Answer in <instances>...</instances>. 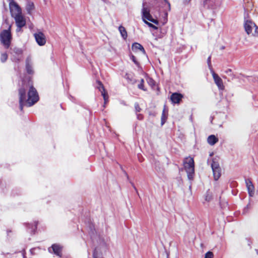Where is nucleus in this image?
<instances>
[{"mask_svg":"<svg viewBox=\"0 0 258 258\" xmlns=\"http://www.w3.org/2000/svg\"><path fill=\"white\" fill-rule=\"evenodd\" d=\"M26 88L24 85L23 87L19 89V103L21 110L23 106L30 107L34 105L39 100V96L36 89L32 86H30L27 94H26Z\"/></svg>","mask_w":258,"mask_h":258,"instance_id":"nucleus-1","label":"nucleus"},{"mask_svg":"<svg viewBox=\"0 0 258 258\" xmlns=\"http://www.w3.org/2000/svg\"><path fill=\"white\" fill-rule=\"evenodd\" d=\"M152 13L155 17V18H154L150 14V9L144 6L142 10V20L144 21V22L146 23L149 27H151L155 30H157L158 27L157 26L149 22L148 21L151 22L156 25H158L159 22L157 19L159 16L160 15L158 12H154L152 11Z\"/></svg>","mask_w":258,"mask_h":258,"instance_id":"nucleus-2","label":"nucleus"},{"mask_svg":"<svg viewBox=\"0 0 258 258\" xmlns=\"http://www.w3.org/2000/svg\"><path fill=\"white\" fill-rule=\"evenodd\" d=\"M8 25L7 29L3 30L0 34V38L2 43L5 46L6 48H8L10 46L11 39V25L8 24L7 20H6L5 23L3 24Z\"/></svg>","mask_w":258,"mask_h":258,"instance_id":"nucleus-3","label":"nucleus"},{"mask_svg":"<svg viewBox=\"0 0 258 258\" xmlns=\"http://www.w3.org/2000/svg\"><path fill=\"white\" fill-rule=\"evenodd\" d=\"M184 167L187 173L188 178L189 180L192 179L195 173L194 159L190 157L185 158L184 161Z\"/></svg>","mask_w":258,"mask_h":258,"instance_id":"nucleus-4","label":"nucleus"},{"mask_svg":"<svg viewBox=\"0 0 258 258\" xmlns=\"http://www.w3.org/2000/svg\"><path fill=\"white\" fill-rule=\"evenodd\" d=\"M96 242L98 244V246L96 247L93 252V258H99V254L98 250L100 248H102L105 250L107 248V239L104 237L98 236L96 238Z\"/></svg>","mask_w":258,"mask_h":258,"instance_id":"nucleus-5","label":"nucleus"},{"mask_svg":"<svg viewBox=\"0 0 258 258\" xmlns=\"http://www.w3.org/2000/svg\"><path fill=\"white\" fill-rule=\"evenodd\" d=\"M244 28L247 34H251L254 36H258V27L251 21H245Z\"/></svg>","mask_w":258,"mask_h":258,"instance_id":"nucleus-6","label":"nucleus"},{"mask_svg":"<svg viewBox=\"0 0 258 258\" xmlns=\"http://www.w3.org/2000/svg\"><path fill=\"white\" fill-rule=\"evenodd\" d=\"M9 2L10 12L13 17L22 14L20 8L13 0H9Z\"/></svg>","mask_w":258,"mask_h":258,"instance_id":"nucleus-7","label":"nucleus"},{"mask_svg":"<svg viewBox=\"0 0 258 258\" xmlns=\"http://www.w3.org/2000/svg\"><path fill=\"white\" fill-rule=\"evenodd\" d=\"M34 37L39 46H44L46 42L45 35L41 31H38L34 34Z\"/></svg>","mask_w":258,"mask_h":258,"instance_id":"nucleus-8","label":"nucleus"},{"mask_svg":"<svg viewBox=\"0 0 258 258\" xmlns=\"http://www.w3.org/2000/svg\"><path fill=\"white\" fill-rule=\"evenodd\" d=\"M211 167L214 179L217 180L221 176V169L219 164L217 162L213 161Z\"/></svg>","mask_w":258,"mask_h":258,"instance_id":"nucleus-9","label":"nucleus"},{"mask_svg":"<svg viewBox=\"0 0 258 258\" xmlns=\"http://www.w3.org/2000/svg\"><path fill=\"white\" fill-rule=\"evenodd\" d=\"M211 73L213 76L215 83L216 84L219 89L223 90L224 88V86L223 85L222 80L221 79V78L219 77V76L217 74H216L214 72L213 70H211Z\"/></svg>","mask_w":258,"mask_h":258,"instance_id":"nucleus-10","label":"nucleus"},{"mask_svg":"<svg viewBox=\"0 0 258 258\" xmlns=\"http://www.w3.org/2000/svg\"><path fill=\"white\" fill-rule=\"evenodd\" d=\"M15 19L17 27H23L26 25V20L22 14L13 17Z\"/></svg>","mask_w":258,"mask_h":258,"instance_id":"nucleus-11","label":"nucleus"},{"mask_svg":"<svg viewBox=\"0 0 258 258\" xmlns=\"http://www.w3.org/2000/svg\"><path fill=\"white\" fill-rule=\"evenodd\" d=\"M97 88L99 89V90L101 92L102 95L103 97V99L104 100V103H106V102L108 101V95L107 93L105 92V89L104 88V86L103 84L100 82L98 81L97 82Z\"/></svg>","mask_w":258,"mask_h":258,"instance_id":"nucleus-12","label":"nucleus"},{"mask_svg":"<svg viewBox=\"0 0 258 258\" xmlns=\"http://www.w3.org/2000/svg\"><path fill=\"white\" fill-rule=\"evenodd\" d=\"M132 50L135 51L137 52L138 50H140L143 54H145V50L143 47V46L140 44V43L135 42L132 45Z\"/></svg>","mask_w":258,"mask_h":258,"instance_id":"nucleus-13","label":"nucleus"},{"mask_svg":"<svg viewBox=\"0 0 258 258\" xmlns=\"http://www.w3.org/2000/svg\"><path fill=\"white\" fill-rule=\"evenodd\" d=\"M182 98L181 94L179 93H173L171 96V100L173 103H178Z\"/></svg>","mask_w":258,"mask_h":258,"instance_id":"nucleus-14","label":"nucleus"},{"mask_svg":"<svg viewBox=\"0 0 258 258\" xmlns=\"http://www.w3.org/2000/svg\"><path fill=\"white\" fill-rule=\"evenodd\" d=\"M51 249H52L54 253L59 256H61V247L59 245L56 244H53L51 246Z\"/></svg>","mask_w":258,"mask_h":258,"instance_id":"nucleus-15","label":"nucleus"},{"mask_svg":"<svg viewBox=\"0 0 258 258\" xmlns=\"http://www.w3.org/2000/svg\"><path fill=\"white\" fill-rule=\"evenodd\" d=\"M246 184L249 194L252 196L254 191V186L253 185L251 181L250 180H246Z\"/></svg>","mask_w":258,"mask_h":258,"instance_id":"nucleus-16","label":"nucleus"},{"mask_svg":"<svg viewBox=\"0 0 258 258\" xmlns=\"http://www.w3.org/2000/svg\"><path fill=\"white\" fill-rule=\"evenodd\" d=\"M26 68L28 73L32 74L33 72L31 60L30 57H28L26 59Z\"/></svg>","mask_w":258,"mask_h":258,"instance_id":"nucleus-17","label":"nucleus"},{"mask_svg":"<svg viewBox=\"0 0 258 258\" xmlns=\"http://www.w3.org/2000/svg\"><path fill=\"white\" fill-rule=\"evenodd\" d=\"M207 141L210 145H214L218 142V139L214 135H211L208 138Z\"/></svg>","mask_w":258,"mask_h":258,"instance_id":"nucleus-18","label":"nucleus"},{"mask_svg":"<svg viewBox=\"0 0 258 258\" xmlns=\"http://www.w3.org/2000/svg\"><path fill=\"white\" fill-rule=\"evenodd\" d=\"M118 30L123 39H125L127 38V34L125 28L122 26H120L118 28Z\"/></svg>","mask_w":258,"mask_h":258,"instance_id":"nucleus-19","label":"nucleus"},{"mask_svg":"<svg viewBox=\"0 0 258 258\" xmlns=\"http://www.w3.org/2000/svg\"><path fill=\"white\" fill-rule=\"evenodd\" d=\"M34 8V5L31 2H29L27 5V10L29 13H30L33 10Z\"/></svg>","mask_w":258,"mask_h":258,"instance_id":"nucleus-20","label":"nucleus"},{"mask_svg":"<svg viewBox=\"0 0 258 258\" xmlns=\"http://www.w3.org/2000/svg\"><path fill=\"white\" fill-rule=\"evenodd\" d=\"M147 81L148 84L152 87H153L155 85V81L152 78H147Z\"/></svg>","mask_w":258,"mask_h":258,"instance_id":"nucleus-21","label":"nucleus"},{"mask_svg":"<svg viewBox=\"0 0 258 258\" xmlns=\"http://www.w3.org/2000/svg\"><path fill=\"white\" fill-rule=\"evenodd\" d=\"M143 84H144V80L141 79L140 83L138 84V88L140 89H142L144 91H146V89L144 87Z\"/></svg>","mask_w":258,"mask_h":258,"instance_id":"nucleus-22","label":"nucleus"},{"mask_svg":"<svg viewBox=\"0 0 258 258\" xmlns=\"http://www.w3.org/2000/svg\"><path fill=\"white\" fill-rule=\"evenodd\" d=\"M8 58V55L6 53H2L1 57L2 62H4L6 61Z\"/></svg>","mask_w":258,"mask_h":258,"instance_id":"nucleus-23","label":"nucleus"},{"mask_svg":"<svg viewBox=\"0 0 258 258\" xmlns=\"http://www.w3.org/2000/svg\"><path fill=\"white\" fill-rule=\"evenodd\" d=\"M213 253L211 251H208L205 254V258H213Z\"/></svg>","mask_w":258,"mask_h":258,"instance_id":"nucleus-24","label":"nucleus"},{"mask_svg":"<svg viewBox=\"0 0 258 258\" xmlns=\"http://www.w3.org/2000/svg\"><path fill=\"white\" fill-rule=\"evenodd\" d=\"M166 118V116L165 114V110L164 109L163 111L162 115V117H161L162 124H163L164 123Z\"/></svg>","mask_w":258,"mask_h":258,"instance_id":"nucleus-25","label":"nucleus"},{"mask_svg":"<svg viewBox=\"0 0 258 258\" xmlns=\"http://www.w3.org/2000/svg\"><path fill=\"white\" fill-rule=\"evenodd\" d=\"M130 58L131 59L133 60V61L135 63V64H136L137 66H139V62L137 61L136 59V57L135 56H134L133 55H131L130 56Z\"/></svg>","mask_w":258,"mask_h":258,"instance_id":"nucleus-26","label":"nucleus"},{"mask_svg":"<svg viewBox=\"0 0 258 258\" xmlns=\"http://www.w3.org/2000/svg\"><path fill=\"white\" fill-rule=\"evenodd\" d=\"M212 199V196L210 194H207L205 196V200L207 201H210Z\"/></svg>","mask_w":258,"mask_h":258,"instance_id":"nucleus-27","label":"nucleus"},{"mask_svg":"<svg viewBox=\"0 0 258 258\" xmlns=\"http://www.w3.org/2000/svg\"><path fill=\"white\" fill-rule=\"evenodd\" d=\"M164 19L163 20V25L165 24L166 22H167V12H165L164 14Z\"/></svg>","mask_w":258,"mask_h":258,"instance_id":"nucleus-28","label":"nucleus"},{"mask_svg":"<svg viewBox=\"0 0 258 258\" xmlns=\"http://www.w3.org/2000/svg\"><path fill=\"white\" fill-rule=\"evenodd\" d=\"M135 109L137 112H140L141 110V108L140 107L138 104L136 103L135 105Z\"/></svg>","mask_w":258,"mask_h":258,"instance_id":"nucleus-29","label":"nucleus"},{"mask_svg":"<svg viewBox=\"0 0 258 258\" xmlns=\"http://www.w3.org/2000/svg\"><path fill=\"white\" fill-rule=\"evenodd\" d=\"M137 117L139 120H142L143 119V116L141 114H138Z\"/></svg>","mask_w":258,"mask_h":258,"instance_id":"nucleus-30","label":"nucleus"},{"mask_svg":"<svg viewBox=\"0 0 258 258\" xmlns=\"http://www.w3.org/2000/svg\"><path fill=\"white\" fill-rule=\"evenodd\" d=\"M21 59V56H19L18 58H13V59L14 61H17V60H19L20 59Z\"/></svg>","mask_w":258,"mask_h":258,"instance_id":"nucleus-31","label":"nucleus"},{"mask_svg":"<svg viewBox=\"0 0 258 258\" xmlns=\"http://www.w3.org/2000/svg\"><path fill=\"white\" fill-rule=\"evenodd\" d=\"M16 52L18 53V55H21L22 54V51L21 49H17Z\"/></svg>","mask_w":258,"mask_h":258,"instance_id":"nucleus-32","label":"nucleus"},{"mask_svg":"<svg viewBox=\"0 0 258 258\" xmlns=\"http://www.w3.org/2000/svg\"><path fill=\"white\" fill-rule=\"evenodd\" d=\"M36 249H37V248H32V249H30V252H31V253L32 254H34V253H35L34 251H35V250H36Z\"/></svg>","mask_w":258,"mask_h":258,"instance_id":"nucleus-33","label":"nucleus"},{"mask_svg":"<svg viewBox=\"0 0 258 258\" xmlns=\"http://www.w3.org/2000/svg\"><path fill=\"white\" fill-rule=\"evenodd\" d=\"M22 28V27H17V29H16V32H17V33H18V32H20V31H21V28Z\"/></svg>","mask_w":258,"mask_h":258,"instance_id":"nucleus-34","label":"nucleus"},{"mask_svg":"<svg viewBox=\"0 0 258 258\" xmlns=\"http://www.w3.org/2000/svg\"><path fill=\"white\" fill-rule=\"evenodd\" d=\"M210 59H211L210 57H209V58H208V61H209V62H210Z\"/></svg>","mask_w":258,"mask_h":258,"instance_id":"nucleus-35","label":"nucleus"},{"mask_svg":"<svg viewBox=\"0 0 258 258\" xmlns=\"http://www.w3.org/2000/svg\"><path fill=\"white\" fill-rule=\"evenodd\" d=\"M186 2H189L190 0H185Z\"/></svg>","mask_w":258,"mask_h":258,"instance_id":"nucleus-36","label":"nucleus"}]
</instances>
